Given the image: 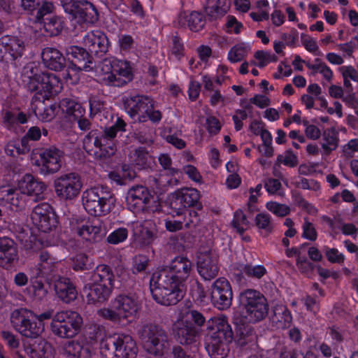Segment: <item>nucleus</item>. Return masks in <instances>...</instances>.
Segmentation results:
<instances>
[{
    "label": "nucleus",
    "mask_w": 358,
    "mask_h": 358,
    "mask_svg": "<svg viewBox=\"0 0 358 358\" xmlns=\"http://www.w3.org/2000/svg\"><path fill=\"white\" fill-rule=\"evenodd\" d=\"M250 50L251 48L249 43H238L229 50L227 55V59L231 63H237L245 58Z\"/></svg>",
    "instance_id": "nucleus-40"
},
{
    "label": "nucleus",
    "mask_w": 358,
    "mask_h": 358,
    "mask_svg": "<svg viewBox=\"0 0 358 358\" xmlns=\"http://www.w3.org/2000/svg\"><path fill=\"white\" fill-rule=\"evenodd\" d=\"M17 258V250L13 241L8 238H0V266H5Z\"/></svg>",
    "instance_id": "nucleus-35"
},
{
    "label": "nucleus",
    "mask_w": 358,
    "mask_h": 358,
    "mask_svg": "<svg viewBox=\"0 0 358 358\" xmlns=\"http://www.w3.org/2000/svg\"><path fill=\"white\" fill-rule=\"evenodd\" d=\"M43 27L48 34L56 36L63 29L64 21L60 17L50 16L46 19Z\"/></svg>",
    "instance_id": "nucleus-42"
},
{
    "label": "nucleus",
    "mask_w": 358,
    "mask_h": 358,
    "mask_svg": "<svg viewBox=\"0 0 358 358\" xmlns=\"http://www.w3.org/2000/svg\"><path fill=\"white\" fill-rule=\"evenodd\" d=\"M53 185L58 197L63 200H71L79 194L83 184L77 174L69 173L56 177Z\"/></svg>",
    "instance_id": "nucleus-16"
},
{
    "label": "nucleus",
    "mask_w": 358,
    "mask_h": 358,
    "mask_svg": "<svg viewBox=\"0 0 358 358\" xmlns=\"http://www.w3.org/2000/svg\"><path fill=\"white\" fill-rule=\"evenodd\" d=\"M125 199L128 209L136 214L150 215L162 209L159 198L143 185L130 187Z\"/></svg>",
    "instance_id": "nucleus-8"
},
{
    "label": "nucleus",
    "mask_w": 358,
    "mask_h": 358,
    "mask_svg": "<svg viewBox=\"0 0 358 358\" xmlns=\"http://www.w3.org/2000/svg\"><path fill=\"white\" fill-rule=\"evenodd\" d=\"M29 289L31 296L35 300H42L48 294V291L44 287L43 283L40 280L34 281Z\"/></svg>",
    "instance_id": "nucleus-54"
},
{
    "label": "nucleus",
    "mask_w": 358,
    "mask_h": 358,
    "mask_svg": "<svg viewBox=\"0 0 358 358\" xmlns=\"http://www.w3.org/2000/svg\"><path fill=\"white\" fill-rule=\"evenodd\" d=\"M29 358H54V350L50 343L45 340L34 342L29 347H24Z\"/></svg>",
    "instance_id": "nucleus-30"
},
{
    "label": "nucleus",
    "mask_w": 358,
    "mask_h": 358,
    "mask_svg": "<svg viewBox=\"0 0 358 358\" xmlns=\"http://www.w3.org/2000/svg\"><path fill=\"white\" fill-rule=\"evenodd\" d=\"M24 43L16 36L6 35L0 38V63L3 53L8 52L13 59L20 57L24 50Z\"/></svg>",
    "instance_id": "nucleus-25"
},
{
    "label": "nucleus",
    "mask_w": 358,
    "mask_h": 358,
    "mask_svg": "<svg viewBox=\"0 0 358 358\" xmlns=\"http://www.w3.org/2000/svg\"><path fill=\"white\" fill-rule=\"evenodd\" d=\"M82 201L85 210L94 216L106 215L113 209L115 203L110 189L103 186H96L84 191Z\"/></svg>",
    "instance_id": "nucleus-9"
},
{
    "label": "nucleus",
    "mask_w": 358,
    "mask_h": 358,
    "mask_svg": "<svg viewBox=\"0 0 358 358\" xmlns=\"http://www.w3.org/2000/svg\"><path fill=\"white\" fill-rule=\"evenodd\" d=\"M223 341L212 339V341L207 345L206 349L211 358H224L227 356V350Z\"/></svg>",
    "instance_id": "nucleus-44"
},
{
    "label": "nucleus",
    "mask_w": 358,
    "mask_h": 358,
    "mask_svg": "<svg viewBox=\"0 0 358 358\" xmlns=\"http://www.w3.org/2000/svg\"><path fill=\"white\" fill-rule=\"evenodd\" d=\"M36 314L27 308L13 310L10 322L13 329L24 337L36 338L44 331V324L38 321Z\"/></svg>",
    "instance_id": "nucleus-12"
},
{
    "label": "nucleus",
    "mask_w": 358,
    "mask_h": 358,
    "mask_svg": "<svg viewBox=\"0 0 358 358\" xmlns=\"http://www.w3.org/2000/svg\"><path fill=\"white\" fill-rule=\"evenodd\" d=\"M23 81L31 92L48 99L60 93L63 89L62 82L54 73H44L27 65L22 73Z\"/></svg>",
    "instance_id": "nucleus-6"
},
{
    "label": "nucleus",
    "mask_w": 358,
    "mask_h": 358,
    "mask_svg": "<svg viewBox=\"0 0 358 358\" xmlns=\"http://www.w3.org/2000/svg\"><path fill=\"white\" fill-rule=\"evenodd\" d=\"M208 329L211 331L212 339L229 341L232 332L224 316L215 317L208 322Z\"/></svg>",
    "instance_id": "nucleus-26"
},
{
    "label": "nucleus",
    "mask_w": 358,
    "mask_h": 358,
    "mask_svg": "<svg viewBox=\"0 0 358 358\" xmlns=\"http://www.w3.org/2000/svg\"><path fill=\"white\" fill-rule=\"evenodd\" d=\"M192 273V264L186 257H176L169 264L155 272L150 279L153 299L164 306L175 305L183 296L185 282Z\"/></svg>",
    "instance_id": "nucleus-1"
},
{
    "label": "nucleus",
    "mask_w": 358,
    "mask_h": 358,
    "mask_svg": "<svg viewBox=\"0 0 358 358\" xmlns=\"http://www.w3.org/2000/svg\"><path fill=\"white\" fill-rule=\"evenodd\" d=\"M1 336L7 346L11 350H16L20 347V342L18 337L8 331H3Z\"/></svg>",
    "instance_id": "nucleus-60"
},
{
    "label": "nucleus",
    "mask_w": 358,
    "mask_h": 358,
    "mask_svg": "<svg viewBox=\"0 0 358 358\" xmlns=\"http://www.w3.org/2000/svg\"><path fill=\"white\" fill-rule=\"evenodd\" d=\"M31 220L36 227L44 233L51 231L57 224L55 213L47 203L34 207L31 213Z\"/></svg>",
    "instance_id": "nucleus-18"
},
{
    "label": "nucleus",
    "mask_w": 358,
    "mask_h": 358,
    "mask_svg": "<svg viewBox=\"0 0 358 358\" xmlns=\"http://www.w3.org/2000/svg\"><path fill=\"white\" fill-rule=\"evenodd\" d=\"M57 108L55 105L45 106L43 103H40V106L36 107L34 112L40 120L50 122L55 117Z\"/></svg>",
    "instance_id": "nucleus-43"
},
{
    "label": "nucleus",
    "mask_w": 358,
    "mask_h": 358,
    "mask_svg": "<svg viewBox=\"0 0 358 358\" xmlns=\"http://www.w3.org/2000/svg\"><path fill=\"white\" fill-rule=\"evenodd\" d=\"M205 322L203 315L197 310H182L173 324L174 337L182 345L192 344L196 342Z\"/></svg>",
    "instance_id": "nucleus-5"
},
{
    "label": "nucleus",
    "mask_w": 358,
    "mask_h": 358,
    "mask_svg": "<svg viewBox=\"0 0 358 358\" xmlns=\"http://www.w3.org/2000/svg\"><path fill=\"white\" fill-rule=\"evenodd\" d=\"M241 313L248 322L263 320L268 313V306L264 296L259 292L248 289L240 294Z\"/></svg>",
    "instance_id": "nucleus-11"
},
{
    "label": "nucleus",
    "mask_w": 358,
    "mask_h": 358,
    "mask_svg": "<svg viewBox=\"0 0 358 358\" xmlns=\"http://www.w3.org/2000/svg\"><path fill=\"white\" fill-rule=\"evenodd\" d=\"M83 317L76 311L66 310L57 312L52 318L50 330L61 338H73L82 331Z\"/></svg>",
    "instance_id": "nucleus-10"
},
{
    "label": "nucleus",
    "mask_w": 358,
    "mask_h": 358,
    "mask_svg": "<svg viewBox=\"0 0 358 358\" xmlns=\"http://www.w3.org/2000/svg\"><path fill=\"white\" fill-rule=\"evenodd\" d=\"M324 252L327 260L331 263L340 264L344 262L345 256L336 248H326Z\"/></svg>",
    "instance_id": "nucleus-62"
},
{
    "label": "nucleus",
    "mask_w": 358,
    "mask_h": 358,
    "mask_svg": "<svg viewBox=\"0 0 358 358\" xmlns=\"http://www.w3.org/2000/svg\"><path fill=\"white\" fill-rule=\"evenodd\" d=\"M99 350L103 358H117L112 337L103 338L100 342Z\"/></svg>",
    "instance_id": "nucleus-47"
},
{
    "label": "nucleus",
    "mask_w": 358,
    "mask_h": 358,
    "mask_svg": "<svg viewBox=\"0 0 358 358\" xmlns=\"http://www.w3.org/2000/svg\"><path fill=\"white\" fill-rule=\"evenodd\" d=\"M262 189V184H258L255 187L249 189V198L248 201V206L250 210H254L255 204L257 203L259 197L261 195V190Z\"/></svg>",
    "instance_id": "nucleus-59"
},
{
    "label": "nucleus",
    "mask_w": 358,
    "mask_h": 358,
    "mask_svg": "<svg viewBox=\"0 0 358 358\" xmlns=\"http://www.w3.org/2000/svg\"><path fill=\"white\" fill-rule=\"evenodd\" d=\"M83 43L92 54H105L109 48L110 43L106 35L99 31L87 32L83 37Z\"/></svg>",
    "instance_id": "nucleus-22"
},
{
    "label": "nucleus",
    "mask_w": 358,
    "mask_h": 358,
    "mask_svg": "<svg viewBox=\"0 0 358 358\" xmlns=\"http://www.w3.org/2000/svg\"><path fill=\"white\" fill-rule=\"evenodd\" d=\"M114 74L116 78L115 85H120L131 80L133 69L126 60L113 59Z\"/></svg>",
    "instance_id": "nucleus-32"
},
{
    "label": "nucleus",
    "mask_w": 358,
    "mask_h": 358,
    "mask_svg": "<svg viewBox=\"0 0 358 358\" xmlns=\"http://www.w3.org/2000/svg\"><path fill=\"white\" fill-rule=\"evenodd\" d=\"M91 62H89V64L86 63L81 67L78 66L76 64L73 63H70L66 70V72L64 73L63 78L67 83L73 85L76 84L80 77V73L83 70L85 71H90L93 69V66L90 64Z\"/></svg>",
    "instance_id": "nucleus-39"
},
{
    "label": "nucleus",
    "mask_w": 358,
    "mask_h": 358,
    "mask_svg": "<svg viewBox=\"0 0 358 358\" xmlns=\"http://www.w3.org/2000/svg\"><path fill=\"white\" fill-rule=\"evenodd\" d=\"M127 113L136 122H145L148 120L158 122L162 115L159 110H153L152 100L144 96H135L127 101Z\"/></svg>",
    "instance_id": "nucleus-13"
},
{
    "label": "nucleus",
    "mask_w": 358,
    "mask_h": 358,
    "mask_svg": "<svg viewBox=\"0 0 358 358\" xmlns=\"http://www.w3.org/2000/svg\"><path fill=\"white\" fill-rule=\"evenodd\" d=\"M113 59H106L96 66L95 73L97 79L106 85H115L116 78L114 73Z\"/></svg>",
    "instance_id": "nucleus-33"
},
{
    "label": "nucleus",
    "mask_w": 358,
    "mask_h": 358,
    "mask_svg": "<svg viewBox=\"0 0 358 358\" xmlns=\"http://www.w3.org/2000/svg\"><path fill=\"white\" fill-rule=\"evenodd\" d=\"M76 234L82 241L94 244L101 241L106 236L107 231L101 222L87 221L78 225Z\"/></svg>",
    "instance_id": "nucleus-21"
},
{
    "label": "nucleus",
    "mask_w": 358,
    "mask_h": 358,
    "mask_svg": "<svg viewBox=\"0 0 358 358\" xmlns=\"http://www.w3.org/2000/svg\"><path fill=\"white\" fill-rule=\"evenodd\" d=\"M243 273L248 277L259 279L266 273V269L263 265H245Z\"/></svg>",
    "instance_id": "nucleus-50"
},
{
    "label": "nucleus",
    "mask_w": 358,
    "mask_h": 358,
    "mask_svg": "<svg viewBox=\"0 0 358 358\" xmlns=\"http://www.w3.org/2000/svg\"><path fill=\"white\" fill-rule=\"evenodd\" d=\"M6 155L15 157L20 155H24L27 152L26 148H20V143L16 140L10 141L5 147Z\"/></svg>",
    "instance_id": "nucleus-57"
},
{
    "label": "nucleus",
    "mask_w": 358,
    "mask_h": 358,
    "mask_svg": "<svg viewBox=\"0 0 358 358\" xmlns=\"http://www.w3.org/2000/svg\"><path fill=\"white\" fill-rule=\"evenodd\" d=\"M65 352L75 358H90L93 353V347L85 338L68 342L64 347Z\"/></svg>",
    "instance_id": "nucleus-27"
},
{
    "label": "nucleus",
    "mask_w": 358,
    "mask_h": 358,
    "mask_svg": "<svg viewBox=\"0 0 358 358\" xmlns=\"http://www.w3.org/2000/svg\"><path fill=\"white\" fill-rule=\"evenodd\" d=\"M144 348L148 353L160 355L168 347L164 331L154 325H145L141 332Z\"/></svg>",
    "instance_id": "nucleus-15"
},
{
    "label": "nucleus",
    "mask_w": 358,
    "mask_h": 358,
    "mask_svg": "<svg viewBox=\"0 0 358 358\" xmlns=\"http://www.w3.org/2000/svg\"><path fill=\"white\" fill-rule=\"evenodd\" d=\"M141 306L133 296L120 294L112 299L108 306L97 310L99 317L122 326L132 322L136 317Z\"/></svg>",
    "instance_id": "nucleus-3"
},
{
    "label": "nucleus",
    "mask_w": 358,
    "mask_h": 358,
    "mask_svg": "<svg viewBox=\"0 0 358 358\" xmlns=\"http://www.w3.org/2000/svg\"><path fill=\"white\" fill-rule=\"evenodd\" d=\"M275 317L278 327L281 328L289 327L292 320L290 312L284 306L275 310Z\"/></svg>",
    "instance_id": "nucleus-46"
},
{
    "label": "nucleus",
    "mask_w": 358,
    "mask_h": 358,
    "mask_svg": "<svg viewBox=\"0 0 358 358\" xmlns=\"http://www.w3.org/2000/svg\"><path fill=\"white\" fill-rule=\"evenodd\" d=\"M227 31L229 33L238 34L243 27L241 22H238L235 17L232 15H228L227 17L226 22Z\"/></svg>",
    "instance_id": "nucleus-64"
},
{
    "label": "nucleus",
    "mask_w": 358,
    "mask_h": 358,
    "mask_svg": "<svg viewBox=\"0 0 358 358\" xmlns=\"http://www.w3.org/2000/svg\"><path fill=\"white\" fill-rule=\"evenodd\" d=\"M176 202L186 208L196 205L200 199V193L195 188H182L174 192Z\"/></svg>",
    "instance_id": "nucleus-34"
},
{
    "label": "nucleus",
    "mask_w": 358,
    "mask_h": 358,
    "mask_svg": "<svg viewBox=\"0 0 358 358\" xmlns=\"http://www.w3.org/2000/svg\"><path fill=\"white\" fill-rule=\"evenodd\" d=\"M111 182L118 185H124L127 181L133 180L136 177V172L128 165H123L121 168L116 169L108 173Z\"/></svg>",
    "instance_id": "nucleus-36"
},
{
    "label": "nucleus",
    "mask_w": 358,
    "mask_h": 358,
    "mask_svg": "<svg viewBox=\"0 0 358 358\" xmlns=\"http://www.w3.org/2000/svg\"><path fill=\"white\" fill-rule=\"evenodd\" d=\"M59 108L65 117L71 122H76L81 118L85 113V108L76 100L72 99H63L60 101Z\"/></svg>",
    "instance_id": "nucleus-29"
},
{
    "label": "nucleus",
    "mask_w": 358,
    "mask_h": 358,
    "mask_svg": "<svg viewBox=\"0 0 358 358\" xmlns=\"http://www.w3.org/2000/svg\"><path fill=\"white\" fill-rule=\"evenodd\" d=\"M256 226L259 229L265 230L266 231H271L272 229V224L271 221V216L268 214L262 213L256 215L255 219Z\"/></svg>",
    "instance_id": "nucleus-56"
},
{
    "label": "nucleus",
    "mask_w": 358,
    "mask_h": 358,
    "mask_svg": "<svg viewBox=\"0 0 358 358\" xmlns=\"http://www.w3.org/2000/svg\"><path fill=\"white\" fill-rule=\"evenodd\" d=\"M41 161L36 160L33 164L39 167L43 174H52L59 171L64 157L63 152L56 148H50L40 153Z\"/></svg>",
    "instance_id": "nucleus-20"
},
{
    "label": "nucleus",
    "mask_w": 358,
    "mask_h": 358,
    "mask_svg": "<svg viewBox=\"0 0 358 358\" xmlns=\"http://www.w3.org/2000/svg\"><path fill=\"white\" fill-rule=\"evenodd\" d=\"M206 12L213 17H220L224 15L230 8L229 0H206Z\"/></svg>",
    "instance_id": "nucleus-37"
},
{
    "label": "nucleus",
    "mask_w": 358,
    "mask_h": 358,
    "mask_svg": "<svg viewBox=\"0 0 358 358\" xmlns=\"http://www.w3.org/2000/svg\"><path fill=\"white\" fill-rule=\"evenodd\" d=\"M269 3L267 0H258L254 10L250 13V17L255 22H261L268 19Z\"/></svg>",
    "instance_id": "nucleus-41"
},
{
    "label": "nucleus",
    "mask_w": 358,
    "mask_h": 358,
    "mask_svg": "<svg viewBox=\"0 0 358 358\" xmlns=\"http://www.w3.org/2000/svg\"><path fill=\"white\" fill-rule=\"evenodd\" d=\"M113 282L114 275L110 268L104 264L98 266L84 288L87 302L95 304L107 300Z\"/></svg>",
    "instance_id": "nucleus-7"
},
{
    "label": "nucleus",
    "mask_w": 358,
    "mask_h": 358,
    "mask_svg": "<svg viewBox=\"0 0 358 358\" xmlns=\"http://www.w3.org/2000/svg\"><path fill=\"white\" fill-rule=\"evenodd\" d=\"M128 236V231L125 228H119L111 232L107 237V241L110 244H119L124 242Z\"/></svg>",
    "instance_id": "nucleus-55"
},
{
    "label": "nucleus",
    "mask_w": 358,
    "mask_h": 358,
    "mask_svg": "<svg viewBox=\"0 0 358 358\" xmlns=\"http://www.w3.org/2000/svg\"><path fill=\"white\" fill-rule=\"evenodd\" d=\"M55 290L58 297L65 303H69L77 297L75 286L66 278H60L55 281Z\"/></svg>",
    "instance_id": "nucleus-31"
},
{
    "label": "nucleus",
    "mask_w": 358,
    "mask_h": 358,
    "mask_svg": "<svg viewBox=\"0 0 358 358\" xmlns=\"http://www.w3.org/2000/svg\"><path fill=\"white\" fill-rule=\"evenodd\" d=\"M302 236L304 238L312 241H315L317 236V231L313 224L306 219H305L304 223L303 224Z\"/></svg>",
    "instance_id": "nucleus-63"
},
{
    "label": "nucleus",
    "mask_w": 358,
    "mask_h": 358,
    "mask_svg": "<svg viewBox=\"0 0 358 358\" xmlns=\"http://www.w3.org/2000/svg\"><path fill=\"white\" fill-rule=\"evenodd\" d=\"M338 132L334 127L323 131L322 149L323 154L329 155L335 150L338 145Z\"/></svg>",
    "instance_id": "nucleus-38"
},
{
    "label": "nucleus",
    "mask_w": 358,
    "mask_h": 358,
    "mask_svg": "<svg viewBox=\"0 0 358 358\" xmlns=\"http://www.w3.org/2000/svg\"><path fill=\"white\" fill-rule=\"evenodd\" d=\"M266 208L276 216L285 217L289 214L290 208L286 204L279 203L276 201H268L266 203Z\"/></svg>",
    "instance_id": "nucleus-49"
},
{
    "label": "nucleus",
    "mask_w": 358,
    "mask_h": 358,
    "mask_svg": "<svg viewBox=\"0 0 358 358\" xmlns=\"http://www.w3.org/2000/svg\"><path fill=\"white\" fill-rule=\"evenodd\" d=\"M61 3L64 11L80 22L94 24L99 20L96 8L87 1L61 0Z\"/></svg>",
    "instance_id": "nucleus-14"
},
{
    "label": "nucleus",
    "mask_w": 358,
    "mask_h": 358,
    "mask_svg": "<svg viewBox=\"0 0 358 358\" xmlns=\"http://www.w3.org/2000/svg\"><path fill=\"white\" fill-rule=\"evenodd\" d=\"M124 122L117 118L113 126L105 129L104 134H99L96 130H92L83 139L84 150L95 159L110 157L115 151L111 140L116 136L118 131H124Z\"/></svg>",
    "instance_id": "nucleus-4"
},
{
    "label": "nucleus",
    "mask_w": 358,
    "mask_h": 358,
    "mask_svg": "<svg viewBox=\"0 0 358 358\" xmlns=\"http://www.w3.org/2000/svg\"><path fill=\"white\" fill-rule=\"evenodd\" d=\"M41 58L44 65L53 71H60L65 66V59L62 52L53 47L43 48Z\"/></svg>",
    "instance_id": "nucleus-28"
},
{
    "label": "nucleus",
    "mask_w": 358,
    "mask_h": 358,
    "mask_svg": "<svg viewBox=\"0 0 358 358\" xmlns=\"http://www.w3.org/2000/svg\"><path fill=\"white\" fill-rule=\"evenodd\" d=\"M250 222L241 210H237L234 214L232 226L237 232L243 234L249 227Z\"/></svg>",
    "instance_id": "nucleus-45"
},
{
    "label": "nucleus",
    "mask_w": 358,
    "mask_h": 358,
    "mask_svg": "<svg viewBox=\"0 0 358 358\" xmlns=\"http://www.w3.org/2000/svg\"><path fill=\"white\" fill-rule=\"evenodd\" d=\"M175 23L182 27H187L192 31H199L205 26V17L196 11H181L179 13Z\"/></svg>",
    "instance_id": "nucleus-24"
},
{
    "label": "nucleus",
    "mask_w": 358,
    "mask_h": 358,
    "mask_svg": "<svg viewBox=\"0 0 358 358\" xmlns=\"http://www.w3.org/2000/svg\"><path fill=\"white\" fill-rule=\"evenodd\" d=\"M196 265L199 275L205 280H210L218 274V260L208 246L201 247L196 254Z\"/></svg>",
    "instance_id": "nucleus-17"
},
{
    "label": "nucleus",
    "mask_w": 358,
    "mask_h": 358,
    "mask_svg": "<svg viewBox=\"0 0 358 358\" xmlns=\"http://www.w3.org/2000/svg\"><path fill=\"white\" fill-rule=\"evenodd\" d=\"M278 161L284 165L294 167L297 164V157L291 150H287L283 155H280L277 158Z\"/></svg>",
    "instance_id": "nucleus-61"
},
{
    "label": "nucleus",
    "mask_w": 358,
    "mask_h": 358,
    "mask_svg": "<svg viewBox=\"0 0 358 358\" xmlns=\"http://www.w3.org/2000/svg\"><path fill=\"white\" fill-rule=\"evenodd\" d=\"M66 54L78 61H85L88 57V52L78 45H71L66 49Z\"/></svg>",
    "instance_id": "nucleus-58"
},
{
    "label": "nucleus",
    "mask_w": 358,
    "mask_h": 358,
    "mask_svg": "<svg viewBox=\"0 0 358 358\" xmlns=\"http://www.w3.org/2000/svg\"><path fill=\"white\" fill-rule=\"evenodd\" d=\"M117 358H135L138 352L136 343L129 334H120L112 337Z\"/></svg>",
    "instance_id": "nucleus-23"
},
{
    "label": "nucleus",
    "mask_w": 358,
    "mask_h": 358,
    "mask_svg": "<svg viewBox=\"0 0 358 358\" xmlns=\"http://www.w3.org/2000/svg\"><path fill=\"white\" fill-rule=\"evenodd\" d=\"M91 266L92 262L85 254L78 253L72 257V268L75 271L88 269Z\"/></svg>",
    "instance_id": "nucleus-48"
},
{
    "label": "nucleus",
    "mask_w": 358,
    "mask_h": 358,
    "mask_svg": "<svg viewBox=\"0 0 358 358\" xmlns=\"http://www.w3.org/2000/svg\"><path fill=\"white\" fill-rule=\"evenodd\" d=\"M301 43L308 52L312 53L314 55H321L315 38L305 34H301Z\"/></svg>",
    "instance_id": "nucleus-53"
},
{
    "label": "nucleus",
    "mask_w": 358,
    "mask_h": 358,
    "mask_svg": "<svg viewBox=\"0 0 358 358\" xmlns=\"http://www.w3.org/2000/svg\"><path fill=\"white\" fill-rule=\"evenodd\" d=\"M309 68L313 70V73L321 74L327 82L331 81L333 78V71L326 64L317 62L309 66Z\"/></svg>",
    "instance_id": "nucleus-52"
},
{
    "label": "nucleus",
    "mask_w": 358,
    "mask_h": 358,
    "mask_svg": "<svg viewBox=\"0 0 358 358\" xmlns=\"http://www.w3.org/2000/svg\"><path fill=\"white\" fill-rule=\"evenodd\" d=\"M211 301L218 309L225 310L231 305L233 294L230 283L224 278L217 279L211 286Z\"/></svg>",
    "instance_id": "nucleus-19"
},
{
    "label": "nucleus",
    "mask_w": 358,
    "mask_h": 358,
    "mask_svg": "<svg viewBox=\"0 0 358 358\" xmlns=\"http://www.w3.org/2000/svg\"><path fill=\"white\" fill-rule=\"evenodd\" d=\"M255 59H256V63L251 62L252 64H255L257 66L262 68L268 64L269 63L275 60V57L273 55L268 51L259 50L255 52Z\"/></svg>",
    "instance_id": "nucleus-51"
},
{
    "label": "nucleus",
    "mask_w": 358,
    "mask_h": 358,
    "mask_svg": "<svg viewBox=\"0 0 358 358\" xmlns=\"http://www.w3.org/2000/svg\"><path fill=\"white\" fill-rule=\"evenodd\" d=\"M45 189L43 182L36 180L31 174H26L18 180L16 187H0V203L9 205L12 210H20L26 206L27 197L34 201L42 199Z\"/></svg>",
    "instance_id": "nucleus-2"
}]
</instances>
